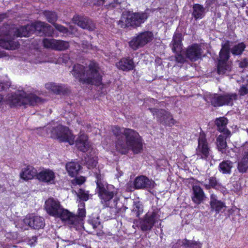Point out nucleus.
<instances>
[{"label":"nucleus","instance_id":"1","mask_svg":"<svg viewBox=\"0 0 248 248\" xmlns=\"http://www.w3.org/2000/svg\"><path fill=\"white\" fill-rule=\"evenodd\" d=\"M72 74L80 82L88 84L99 85L102 80L98 64L91 62L88 67L77 64L74 65Z\"/></svg>","mask_w":248,"mask_h":248},{"label":"nucleus","instance_id":"2","mask_svg":"<svg viewBox=\"0 0 248 248\" xmlns=\"http://www.w3.org/2000/svg\"><path fill=\"white\" fill-rule=\"evenodd\" d=\"M0 31L4 36L0 39V46L9 50L15 49L18 46L17 42L14 41L16 37H26L32 33L30 25L19 28L7 26L2 28Z\"/></svg>","mask_w":248,"mask_h":248},{"label":"nucleus","instance_id":"3","mask_svg":"<svg viewBox=\"0 0 248 248\" xmlns=\"http://www.w3.org/2000/svg\"><path fill=\"white\" fill-rule=\"evenodd\" d=\"M125 140L116 142L117 150L122 154L127 153L130 148L134 154L140 153L142 150V140L139 134L135 130L127 128L124 135Z\"/></svg>","mask_w":248,"mask_h":248},{"label":"nucleus","instance_id":"4","mask_svg":"<svg viewBox=\"0 0 248 248\" xmlns=\"http://www.w3.org/2000/svg\"><path fill=\"white\" fill-rule=\"evenodd\" d=\"M45 208L49 215L60 217L67 224H76L78 223V218L72 216V213L63 209L57 199L49 198L45 202Z\"/></svg>","mask_w":248,"mask_h":248},{"label":"nucleus","instance_id":"5","mask_svg":"<svg viewBox=\"0 0 248 248\" xmlns=\"http://www.w3.org/2000/svg\"><path fill=\"white\" fill-rule=\"evenodd\" d=\"M45 100L34 94H27L24 91H18L14 93L8 94L6 98L7 104L11 107L27 105L34 106L43 103Z\"/></svg>","mask_w":248,"mask_h":248},{"label":"nucleus","instance_id":"6","mask_svg":"<svg viewBox=\"0 0 248 248\" xmlns=\"http://www.w3.org/2000/svg\"><path fill=\"white\" fill-rule=\"evenodd\" d=\"M94 176L96 184V193L98 194L103 207H109L110 201L113 198L116 193L115 187L104 181V176L100 173L99 170L94 172Z\"/></svg>","mask_w":248,"mask_h":248},{"label":"nucleus","instance_id":"7","mask_svg":"<svg viewBox=\"0 0 248 248\" xmlns=\"http://www.w3.org/2000/svg\"><path fill=\"white\" fill-rule=\"evenodd\" d=\"M148 16L149 14L146 11L137 13L129 12L123 15L118 21V25L123 28L129 27L135 28L140 27L146 21Z\"/></svg>","mask_w":248,"mask_h":248},{"label":"nucleus","instance_id":"8","mask_svg":"<svg viewBox=\"0 0 248 248\" xmlns=\"http://www.w3.org/2000/svg\"><path fill=\"white\" fill-rule=\"evenodd\" d=\"M49 129L50 130L51 138L61 142H67L70 145L74 144L75 137L68 127L59 124Z\"/></svg>","mask_w":248,"mask_h":248},{"label":"nucleus","instance_id":"9","mask_svg":"<svg viewBox=\"0 0 248 248\" xmlns=\"http://www.w3.org/2000/svg\"><path fill=\"white\" fill-rule=\"evenodd\" d=\"M237 95L235 93H226L223 95L211 94L209 96L210 102L214 107H220L224 105H232L233 101L236 100Z\"/></svg>","mask_w":248,"mask_h":248},{"label":"nucleus","instance_id":"10","mask_svg":"<svg viewBox=\"0 0 248 248\" xmlns=\"http://www.w3.org/2000/svg\"><path fill=\"white\" fill-rule=\"evenodd\" d=\"M154 36L152 32L149 31H144L140 33L137 36L133 37L129 42V45L133 50H137L151 42Z\"/></svg>","mask_w":248,"mask_h":248},{"label":"nucleus","instance_id":"11","mask_svg":"<svg viewBox=\"0 0 248 248\" xmlns=\"http://www.w3.org/2000/svg\"><path fill=\"white\" fill-rule=\"evenodd\" d=\"M157 210H154L152 213H147L143 220L141 221L140 227L142 231L151 230L154 224L159 219V216Z\"/></svg>","mask_w":248,"mask_h":248},{"label":"nucleus","instance_id":"12","mask_svg":"<svg viewBox=\"0 0 248 248\" xmlns=\"http://www.w3.org/2000/svg\"><path fill=\"white\" fill-rule=\"evenodd\" d=\"M196 154L200 158L207 159L210 155V148L206 139L205 134L201 132L198 139V146Z\"/></svg>","mask_w":248,"mask_h":248},{"label":"nucleus","instance_id":"13","mask_svg":"<svg viewBox=\"0 0 248 248\" xmlns=\"http://www.w3.org/2000/svg\"><path fill=\"white\" fill-rule=\"evenodd\" d=\"M43 44L46 48L59 51L65 50L69 47V42L54 39H44Z\"/></svg>","mask_w":248,"mask_h":248},{"label":"nucleus","instance_id":"14","mask_svg":"<svg viewBox=\"0 0 248 248\" xmlns=\"http://www.w3.org/2000/svg\"><path fill=\"white\" fill-rule=\"evenodd\" d=\"M73 21L80 28L89 31H93L95 28L93 22L87 16H75L73 17Z\"/></svg>","mask_w":248,"mask_h":248},{"label":"nucleus","instance_id":"15","mask_svg":"<svg viewBox=\"0 0 248 248\" xmlns=\"http://www.w3.org/2000/svg\"><path fill=\"white\" fill-rule=\"evenodd\" d=\"M149 109L154 115L156 116L158 121L160 123H167L169 122L170 123V124H174V120L170 112L162 109H158L155 108H149Z\"/></svg>","mask_w":248,"mask_h":248},{"label":"nucleus","instance_id":"16","mask_svg":"<svg viewBox=\"0 0 248 248\" xmlns=\"http://www.w3.org/2000/svg\"><path fill=\"white\" fill-rule=\"evenodd\" d=\"M202 49L198 44H195L189 46L186 51V58L191 62H195L201 59L202 55Z\"/></svg>","mask_w":248,"mask_h":248},{"label":"nucleus","instance_id":"17","mask_svg":"<svg viewBox=\"0 0 248 248\" xmlns=\"http://www.w3.org/2000/svg\"><path fill=\"white\" fill-rule=\"evenodd\" d=\"M23 222L34 229H39L45 226L44 219L38 216H27L24 219Z\"/></svg>","mask_w":248,"mask_h":248},{"label":"nucleus","instance_id":"18","mask_svg":"<svg viewBox=\"0 0 248 248\" xmlns=\"http://www.w3.org/2000/svg\"><path fill=\"white\" fill-rule=\"evenodd\" d=\"M155 185L154 181L143 175L137 177L134 181L135 187L137 189L153 188Z\"/></svg>","mask_w":248,"mask_h":248},{"label":"nucleus","instance_id":"19","mask_svg":"<svg viewBox=\"0 0 248 248\" xmlns=\"http://www.w3.org/2000/svg\"><path fill=\"white\" fill-rule=\"evenodd\" d=\"M37 178L41 181L52 184L54 182L55 175L52 170L46 169L38 173Z\"/></svg>","mask_w":248,"mask_h":248},{"label":"nucleus","instance_id":"20","mask_svg":"<svg viewBox=\"0 0 248 248\" xmlns=\"http://www.w3.org/2000/svg\"><path fill=\"white\" fill-rule=\"evenodd\" d=\"M193 196L192 200L193 202L199 204L202 202L205 198V195L203 189L199 186H192Z\"/></svg>","mask_w":248,"mask_h":248},{"label":"nucleus","instance_id":"21","mask_svg":"<svg viewBox=\"0 0 248 248\" xmlns=\"http://www.w3.org/2000/svg\"><path fill=\"white\" fill-rule=\"evenodd\" d=\"M77 148L83 152H87L90 147L86 135L82 134L80 135L75 141Z\"/></svg>","mask_w":248,"mask_h":248},{"label":"nucleus","instance_id":"22","mask_svg":"<svg viewBox=\"0 0 248 248\" xmlns=\"http://www.w3.org/2000/svg\"><path fill=\"white\" fill-rule=\"evenodd\" d=\"M32 33L34 32L40 35L45 34L46 31L49 30L51 26L45 22L37 21L30 25Z\"/></svg>","mask_w":248,"mask_h":248},{"label":"nucleus","instance_id":"23","mask_svg":"<svg viewBox=\"0 0 248 248\" xmlns=\"http://www.w3.org/2000/svg\"><path fill=\"white\" fill-rule=\"evenodd\" d=\"M116 65L119 69L125 71L132 70L135 67L133 59L129 58L122 59Z\"/></svg>","mask_w":248,"mask_h":248},{"label":"nucleus","instance_id":"24","mask_svg":"<svg viewBox=\"0 0 248 248\" xmlns=\"http://www.w3.org/2000/svg\"><path fill=\"white\" fill-rule=\"evenodd\" d=\"M180 245H183L187 248H201L202 244L200 242L193 240H188L185 239L183 240H178L172 246V248H179Z\"/></svg>","mask_w":248,"mask_h":248},{"label":"nucleus","instance_id":"25","mask_svg":"<svg viewBox=\"0 0 248 248\" xmlns=\"http://www.w3.org/2000/svg\"><path fill=\"white\" fill-rule=\"evenodd\" d=\"M228 119L224 117H219L217 118L215 120V124L217 127V130L224 135L230 136V131L226 128L228 124Z\"/></svg>","mask_w":248,"mask_h":248},{"label":"nucleus","instance_id":"26","mask_svg":"<svg viewBox=\"0 0 248 248\" xmlns=\"http://www.w3.org/2000/svg\"><path fill=\"white\" fill-rule=\"evenodd\" d=\"M37 170L31 166H27L24 168L20 173V177L25 180L32 179L35 176H37Z\"/></svg>","mask_w":248,"mask_h":248},{"label":"nucleus","instance_id":"27","mask_svg":"<svg viewBox=\"0 0 248 248\" xmlns=\"http://www.w3.org/2000/svg\"><path fill=\"white\" fill-rule=\"evenodd\" d=\"M182 35L181 33H176L174 34L172 40L170 44L172 46L171 49L173 52H178L180 51L182 49Z\"/></svg>","mask_w":248,"mask_h":248},{"label":"nucleus","instance_id":"28","mask_svg":"<svg viewBox=\"0 0 248 248\" xmlns=\"http://www.w3.org/2000/svg\"><path fill=\"white\" fill-rule=\"evenodd\" d=\"M210 203L211 210L215 211L216 213H219L222 211H224L226 207L223 202L217 200L213 195L211 197Z\"/></svg>","mask_w":248,"mask_h":248},{"label":"nucleus","instance_id":"29","mask_svg":"<svg viewBox=\"0 0 248 248\" xmlns=\"http://www.w3.org/2000/svg\"><path fill=\"white\" fill-rule=\"evenodd\" d=\"M230 46L228 42L222 45V48L219 53V59L218 62L228 63L229 58Z\"/></svg>","mask_w":248,"mask_h":248},{"label":"nucleus","instance_id":"30","mask_svg":"<svg viewBox=\"0 0 248 248\" xmlns=\"http://www.w3.org/2000/svg\"><path fill=\"white\" fill-rule=\"evenodd\" d=\"M81 166L78 162H70L66 165V170L71 177L76 176Z\"/></svg>","mask_w":248,"mask_h":248},{"label":"nucleus","instance_id":"31","mask_svg":"<svg viewBox=\"0 0 248 248\" xmlns=\"http://www.w3.org/2000/svg\"><path fill=\"white\" fill-rule=\"evenodd\" d=\"M205 9L203 6L199 4H195L193 6V12L192 15L196 19L202 18L205 14Z\"/></svg>","mask_w":248,"mask_h":248},{"label":"nucleus","instance_id":"32","mask_svg":"<svg viewBox=\"0 0 248 248\" xmlns=\"http://www.w3.org/2000/svg\"><path fill=\"white\" fill-rule=\"evenodd\" d=\"M225 137L223 135H219L217 139V146L218 150L221 152L222 154L226 153V148L227 146L226 142V139L230 137L225 135Z\"/></svg>","mask_w":248,"mask_h":248},{"label":"nucleus","instance_id":"33","mask_svg":"<svg viewBox=\"0 0 248 248\" xmlns=\"http://www.w3.org/2000/svg\"><path fill=\"white\" fill-rule=\"evenodd\" d=\"M237 169L240 172L245 173L248 170V152H245L237 165Z\"/></svg>","mask_w":248,"mask_h":248},{"label":"nucleus","instance_id":"34","mask_svg":"<svg viewBox=\"0 0 248 248\" xmlns=\"http://www.w3.org/2000/svg\"><path fill=\"white\" fill-rule=\"evenodd\" d=\"M126 129L123 127L121 128L116 125L111 127V131L116 137V143L119 140H123Z\"/></svg>","mask_w":248,"mask_h":248},{"label":"nucleus","instance_id":"35","mask_svg":"<svg viewBox=\"0 0 248 248\" xmlns=\"http://www.w3.org/2000/svg\"><path fill=\"white\" fill-rule=\"evenodd\" d=\"M45 87L56 94L63 93L66 91L64 86L62 85H57L54 83H47L45 85Z\"/></svg>","mask_w":248,"mask_h":248},{"label":"nucleus","instance_id":"36","mask_svg":"<svg viewBox=\"0 0 248 248\" xmlns=\"http://www.w3.org/2000/svg\"><path fill=\"white\" fill-rule=\"evenodd\" d=\"M233 166L232 162L229 160H224L219 165V170L223 174H230Z\"/></svg>","mask_w":248,"mask_h":248},{"label":"nucleus","instance_id":"37","mask_svg":"<svg viewBox=\"0 0 248 248\" xmlns=\"http://www.w3.org/2000/svg\"><path fill=\"white\" fill-rule=\"evenodd\" d=\"M105 6L108 9L116 8L117 9H124L122 6V0H105Z\"/></svg>","mask_w":248,"mask_h":248},{"label":"nucleus","instance_id":"38","mask_svg":"<svg viewBox=\"0 0 248 248\" xmlns=\"http://www.w3.org/2000/svg\"><path fill=\"white\" fill-rule=\"evenodd\" d=\"M80 207L81 208H79V209H78V215H73L72 213V216L76 217L78 218V223L76 224H68L71 227H76L78 224L82 223V221L83 220L82 218L85 217L86 211L84 209V202H82L81 203Z\"/></svg>","mask_w":248,"mask_h":248},{"label":"nucleus","instance_id":"39","mask_svg":"<svg viewBox=\"0 0 248 248\" xmlns=\"http://www.w3.org/2000/svg\"><path fill=\"white\" fill-rule=\"evenodd\" d=\"M231 70V65L229 63L218 62L217 73L219 75H223Z\"/></svg>","mask_w":248,"mask_h":248},{"label":"nucleus","instance_id":"40","mask_svg":"<svg viewBox=\"0 0 248 248\" xmlns=\"http://www.w3.org/2000/svg\"><path fill=\"white\" fill-rule=\"evenodd\" d=\"M204 186L207 189H209L211 187L216 189H219L221 187L220 184L215 177H210L209 178V184H205Z\"/></svg>","mask_w":248,"mask_h":248},{"label":"nucleus","instance_id":"41","mask_svg":"<svg viewBox=\"0 0 248 248\" xmlns=\"http://www.w3.org/2000/svg\"><path fill=\"white\" fill-rule=\"evenodd\" d=\"M44 15L49 23L53 25L54 23H56L55 22L58 19V16L55 12L49 11H45L44 12Z\"/></svg>","mask_w":248,"mask_h":248},{"label":"nucleus","instance_id":"42","mask_svg":"<svg viewBox=\"0 0 248 248\" xmlns=\"http://www.w3.org/2000/svg\"><path fill=\"white\" fill-rule=\"evenodd\" d=\"M245 48L246 45L243 43H239L231 48V52L234 55H241Z\"/></svg>","mask_w":248,"mask_h":248},{"label":"nucleus","instance_id":"43","mask_svg":"<svg viewBox=\"0 0 248 248\" xmlns=\"http://www.w3.org/2000/svg\"><path fill=\"white\" fill-rule=\"evenodd\" d=\"M142 212L143 207L142 205L140 202H135L132 209V213L134 215L137 217H139Z\"/></svg>","mask_w":248,"mask_h":248},{"label":"nucleus","instance_id":"44","mask_svg":"<svg viewBox=\"0 0 248 248\" xmlns=\"http://www.w3.org/2000/svg\"><path fill=\"white\" fill-rule=\"evenodd\" d=\"M85 162L89 169L95 167L97 163L96 158L89 156L85 158Z\"/></svg>","mask_w":248,"mask_h":248},{"label":"nucleus","instance_id":"45","mask_svg":"<svg viewBox=\"0 0 248 248\" xmlns=\"http://www.w3.org/2000/svg\"><path fill=\"white\" fill-rule=\"evenodd\" d=\"M77 194L78 197L83 201H86L89 199V193L84 190L79 189Z\"/></svg>","mask_w":248,"mask_h":248},{"label":"nucleus","instance_id":"46","mask_svg":"<svg viewBox=\"0 0 248 248\" xmlns=\"http://www.w3.org/2000/svg\"><path fill=\"white\" fill-rule=\"evenodd\" d=\"M54 26L57 31L63 33V34L67 35L69 32L68 29L61 25L58 24L57 23H54Z\"/></svg>","mask_w":248,"mask_h":248},{"label":"nucleus","instance_id":"47","mask_svg":"<svg viewBox=\"0 0 248 248\" xmlns=\"http://www.w3.org/2000/svg\"><path fill=\"white\" fill-rule=\"evenodd\" d=\"M90 224L93 229L96 230L97 231L98 230H100L101 228H102L100 222L96 220H90Z\"/></svg>","mask_w":248,"mask_h":248},{"label":"nucleus","instance_id":"48","mask_svg":"<svg viewBox=\"0 0 248 248\" xmlns=\"http://www.w3.org/2000/svg\"><path fill=\"white\" fill-rule=\"evenodd\" d=\"M239 93L240 95H245L248 94V87L247 85H242L239 90Z\"/></svg>","mask_w":248,"mask_h":248},{"label":"nucleus","instance_id":"49","mask_svg":"<svg viewBox=\"0 0 248 248\" xmlns=\"http://www.w3.org/2000/svg\"><path fill=\"white\" fill-rule=\"evenodd\" d=\"M10 85L11 83L9 81L0 82V91L7 89Z\"/></svg>","mask_w":248,"mask_h":248},{"label":"nucleus","instance_id":"50","mask_svg":"<svg viewBox=\"0 0 248 248\" xmlns=\"http://www.w3.org/2000/svg\"><path fill=\"white\" fill-rule=\"evenodd\" d=\"M175 61L177 62L184 63L186 62L185 58L181 54H177L175 57Z\"/></svg>","mask_w":248,"mask_h":248},{"label":"nucleus","instance_id":"51","mask_svg":"<svg viewBox=\"0 0 248 248\" xmlns=\"http://www.w3.org/2000/svg\"><path fill=\"white\" fill-rule=\"evenodd\" d=\"M76 183L78 185L82 184L85 181V178L83 176L76 178Z\"/></svg>","mask_w":248,"mask_h":248},{"label":"nucleus","instance_id":"52","mask_svg":"<svg viewBox=\"0 0 248 248\" xmlns=\"http://www.w3.org/2000/svg\"><path fill=\"white\" fill-rule=\"evenodd\" d=\"M239 66L241 68H245L248 66V62L246 59H244L243 61L239 62Z\"/></svg>","mask_w":248,"mask_h":248},{"label":"nucleus","instance_id":"53","mask_svg":"<svg viewBox=\"0 0 248 248\" xmlns=\"http://www.w3.org/2000/svg\"><path fill=\"white\" fill-rule=\"evenodd\" d=\"M37 237L36 236H33L30 238L28 241V243L30 245H33L37 241Z\"/></svg>","mask_w":248,"mask_h":248},{"label":"nucleus","instance_id":"54","mask_svg":"<svg viewBox=\"0 0 248 248\" xmlns=\"http://www.w3.org/2000/svg\"><path fill=\"white\" fill-rule=\"evenodd\" d=\"M116 170L117 173L115 174V175L117 177V178H119L120 176H121L123 175V172L121 170H120V169H119L118 168H117Z\"/></svg>","mask_w":248,"mask_h":248},{"label":"nucleus","instance_id":"55","mask_svg":"<svg viewBox=\"0 0 248 248\" xmlns=\"http://www.w3.org/2000/svg\"><path fill=\"white\" fill-rule=\"evenodd\" d=\"M47 128H46V129H45L44 127V128L40 127V128H36V130L37 131H41V134L43 135V132H44L45 131H46Z\"/></svg>","mask_w":248,"mask_h":248},{"label":"nucleus","instance_id":"56","mask_svg":"<svg viewBox=\"0 0 248 248\" xmlns=\"http://www.w3.org/2000/svg\"><path fill=\"white\" fill-rule=\"evenodd\" d=\"M6 56L4 51H0V58L4 57Z\"/></svg>","mask_w":248,"mask_h":248},{"label":"nucleus","instance_id":"57","mask_svg":"<svg viewBox=\"0 0 248 248\" xmlns=\"http://www.w3.org/2000/svg\"><path fill=\"white\" fill-rule=\"evenodd\" d=\"M105 0H97V2H98V4H105Z\"/></svg>","mask_w":248,"mask_h":248},{"label":"nucleus","instance_id":"58","mask_svg":"<svg viewBox=\"0 0 248 248\" xmlns=\"http://www.w3.org/2000/svg\"><path fill=\"white\" fill-rule=\"evenodd\" d=\"M3 100V97H2V95L0 94V106L1 105V102H2Z\"/></svg>","mask_w":248,"mask_h":248},{"label":"nucleus","instance_id":"59","mask_svg":"<svg viewBox=\"0 0 248 248\" xmlns=\"http://www.w3.org/2000/svg\"><path fill=\"white\" fill-rule=\"evenodd\" d=\"M1 18H3V17H1V16H0V22L1 21Z\"/></svg>","mask_w":248,"mask_h":248},{"label":"nucleus","instance_id":"60","mask_svg":"<svg viewBox=\"0 0 248 248\" xmlns=\"http://www.w3.org/2000/svg\"><path fill=\"white\" fill-rule=\"evenodd\" d=\"M100 233H101L100 232H96V234H97V235L100 234Z\"/></svg>","mask_w":248,"mask_h":248}]
</instances>
